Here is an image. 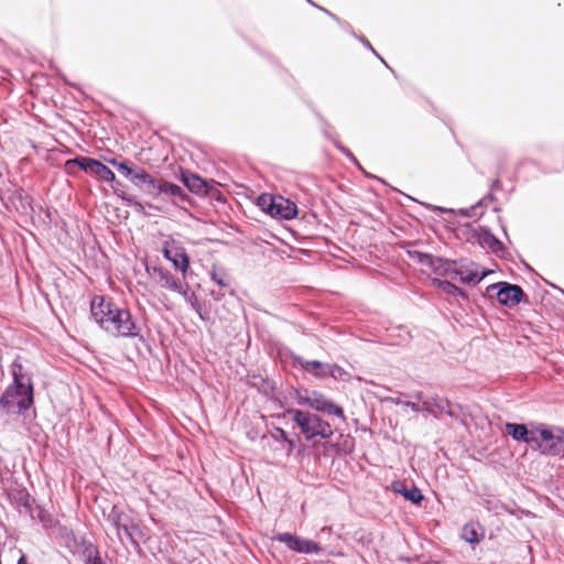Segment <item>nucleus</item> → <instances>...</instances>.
<instances>
[{
    "label": "nucleus",
    "mask_w": 564,
    "mask_h": 564,
    "mask_svg": "<svg viewBox=\"0 0 564 564\" xmlns=\"http://www.w3.org/2000/svg\"><path fill=\"white\" fill-rule=\"evenodd\" d=\"M34 406V387L9 384L0 395V409L7 415H25Z\"/></svg>",
    "instance_id": "1"
},
{
    "label": "nucleus",
    "mask_w": 564,
    "mask_h": 564,
    "mask_svg": "<svg viewBox=\"0 0 564 564\" xmlns=\"http://www.w3.org/2000/svg\"><path fill=\"white\" fill-rule=\"evenodd\" d=\"M107 521L116 529L119 541L123 544V535L135 551H141L139 538L142 536L140 525L121 507L113 505L107 514Z\"/></svg>",
    "instance_id": "2"
},
{
    "label": "nucleus",
    "mask_w": 564,
    "mask_h": 564,
    "mask_svg": "<svg viewBox=\"0 0 564 564\" xmlns=\"http://www.w3.org/2000/svg\"><path fill=\"white\" fill-rule=\"evenodd\" d=\"M286 414L290 415L297 424L307 441H311L316 436L327 440L334 434L330 424L317 414L303 412L297 409H289Z\"/></svg>",
    "instance_id": "3"
},
{
    "label": "nucleus",
    "mask_w": 564,
    "mask_h": 564,
    "mask_svg": "<svg viewBox=\"0 0 564 564\" xmlns=\"http://www.w3.org/2000/svg\"><path fill=\"white\" fill-rule=\"evenodd\" d=\"M536 443L533 447L544 456L564 457V429L547 426L543 423L535 425Z\"/></svg>",
    "instance_id": "4"
},
{
    "label": "nucleus",
    "mask_w": 564,
    "mask_h": 564,
    "mask_svg": "<svg viewBox=\"0 0 564 564\" xmlns=\"http://www.w3.org/2000/svg\"><path fill=\"white\" fill-rule=\"evenodd\" d=\"M257 205L268 215L286 220L295 218L299 213L294 202L271 194H261L257 198Z\"/></svg>",
    "instance_id": "5"
},
{
    "label": "nucleus",
    "mask_w": 564,
    "mask_h": 564,
    "mask_svg": "<svg viewBox=\"0 0 564 564\" xmlns=\"http://www.w3.org/2000/svg\"><path fill=\"white\" fill-rule=\"evenodd\" d=\"M492 291H496V299L499 302V304L507 307H513L520 304L521 302H528V295L518 284H512L505 281L497 282L490 284L487 288V293L490 297L494 296L491 293Z\"/></svg>",
    "instance_id": "6"
},
{
    "label": "nucleus",
    "mask_w": 564,
    "mask_h": 564,
    "mask_svg": "<svg viewBox=\"0 0 564 564\" xmlns=\"http://www.w3.org/2000/svg\"><path fill=\"white\" fill-rule=\"evenodd\" d=\"M106 332L119 337H141L139 325L130 311L126 308H120L119 312H115V317H111Z\"/></svg>",
    "instance_id": "7"
},
{
    "label": "nucleus",
    "mask_w": 564,
    "mask_h": 564,
    "mask_svg": "<svg viewBox=\"0 0 564 564\" xmlns=\"http://www.w3.org/2000/svg\"><path fill=\"white\" fill-rule=\"evenodd\" d=\"M129 181L144 195L155 199L161 196L163 180L156 178L144 169L137 166Z\"/></svg>",
    "instance_id": "8"
},
{
    "label": "nucleus",
    "mask_w": 564,
    "mask_h": 564,
    "mask_svg": "<svg viewBox=\"0 0 564 564\" xmlns=\"http://www.w3.org/2000/svg\"><path fill=\"white\" fill-rule=\"evenodd\" d=\"M162 253L164 258L172 262L173 267L180 270L185 276L189 268V257L183 245L174 239L164 242Z\"/></svg>",
    "instance_id": "9"
},
{
    "label": "nucleus",
    "mask_w": 564,
    "mask_h": 564,
    "mask_svg": "<svg viewBox=\"0 0 564 564\" xmlns=\"http://www.w3.org/2000/svg\"><path fill=\"white\" fill-rule=\"evenodd\" d=\"M272 540L284 543L289 550L300 554H314L322 550L315 541L289 532L276 533Z\"/></svg>",
    "instance_id": "10"
},
{
    "label": "nucleus",
    "mask_w": 564,
    "mask_h": 564,
    "mask_svg": "<svg viewBox=\"0 0 564 564\" xmlns=\"http://www.w3.org/2000/svg\"><path fill=\"white\" fill-rule=\"evenodd\" d=\"M119 311L120 307L104 296L96 295L90 302L91 316L104 330H106L111 317H115V312Z\"/></svg>",
    "instance_id": "11"
},
{
    "label": "nucleus",
    "mask_w": 564,
    "mask_h": 564,
    "mask_svg": "<svg viewBox=\"0 0 564 564\" xmlns=\"http://www.w3.org/2000/svg\"><path fill=\"white\" fill-rule=\"evenodd\" d=\"M293 366H300L302 370L315 379H325L328 377V362H322L318 360H306L302 356L291 352L290 355Z\"/></svg>",
    "instance_id": "12"
},
{
    "label": "nucleus",
    "mask_w": 564,
    "mask_h": 564,
    "mask_svg": "<svg viewBox=\"0 0 564 564\" xmlns=\"http://www.w3.org/2000/svg\"><path fill=\"white\" fill-rule=\"evenodd\" d=\"M489 271H479V265L474 262L460 261L459 264L456 262V270L453 276H458L460 282L467 284L479 283Z\"/></svg>",
    "instance_id": "13"
},
{
    "label": "nucleus",
    "mask_w": 564,
    "mask_h": 564,
    "mask_svg": "<svg viewBox=\"0 0 564 564\" xmlns=\"http://www.w3.org/2000/svg\"><path fill=\"white\" fill-rule=\"evenodd\" d=\"M72 540L74 545L77 547V551L80 553L85 564H106L100 557L98 546L91 541H88L83 536L78 539L74 534H72Z\"/></svg>",
    "instance_id": "14"
},
{
    "label": "nucleus",
    "mask_w": 564,
    "mask_h": 564,
    "mask_svg": "<svg viewBox=\"0 0 564 564\" xmlns=\"http://www.w3.org/2000/svg\"><path fill=\"white\" fill-rule=\"evenodd\" d=\"M153 272L162 288L180 293L183 296L187 295L188 284L174 278L169 270L162 267H153Z\"/></svg>",
    "instance_id": "15"
},
{
    "label": "nucleus",
    "mask_w": 564,
    "mask_h": 564,
    "mask_svg": "<svg viewBox=\"0 0 564 564\" xmlns=\"http://www.w3.org/2000/svg\"><path fill=\"white\" fill-rule=\"evenodd\" d=\"M310 408L316 410L317 412L335 415L345 421L343 408L326 399L324 394L318 391L311 392Z\"/></svg>",
    "instance_id": "16"
},
{
    "label": "nucleus",
    "mask_w": 564,
    "mask_h": 564,
    "mask_svg": "<svg viewBox=\"0 0 564 564\" xmlns=\"http://www.w3.org/2000/svg\"><path fill=\"white\" fill-rule=\"evenodd\" d=\"M505 431L516 442H523L532 447L533 443H536L535 427L529 431L525 424L508 422L505 425Z\"/></svg>",
    "instance_id": "17"
},
{
    "label": "nucleus",
    "mask_w": 564,
    "mask_h": 564,
    "mask_svg": "<svg viewBox=\"0 0 564 564\" xmlns=\"http://www.w3.org/2000/svg\"><path fill=\"white\" fill-rule=\"evenodd\" d=\"M10 373L12 376V382L10 384L20 387H34L32 373L25 370L21 357H17L10 367Z\"/></svg>",
    "instance_id": "18"
},
{
    "label": "nucleus",
    "mask_w": 564,
    "mask_h": 564,
    "mask_svg": "<svg viewBox=\"0 0 564 564\" xmlns=\"http://www.w3.org/2000/svg\"><path fill=\"white\" fill-rule=\"evenodd\" d=\"M181 181L184 186L196 195L208 194V185L204 178L189 171H181Z\"/></svg>",
    "instance_id": "19"
},
{
    "label": "nucleus",
    "mask_w": 564,
    "mask_h": 564,
    "mask_svg": "<svg viewBox=\"0 0 564 564\" xmlns=\"http://www.w3.org/2000/svg\"><path fill=\"white\" fill-rule=\"evenodd\" d=\"M392 490L395 494L404 497L405 500L416 506L421 505V502L424 500V495L422 491L415 485L409 487L405 481H394L392 484Z\"/></svg>",
    "instance_id": "20"
},
{
    "label": "nucleus",
    "mask_w": 564,
    "mask_h": 564,
    "mask_svg": "<svg viewBox=\"0 0 564 564\" xmlns=\"http://www.w3.org/2000/svg\"><path fill=\"white\" fill-rule=\"evenodd\" d=\"M477 240L480 246L489 248L497 256L505 251L503 243L487 228H480Z\"/></svg>",
    "instance_id": "21"
},
{
    "label": "nucleus",
    "mask_w": 564,
    "mask_h": 564,
    "mask_svg": "<svg viewBox=\"0 0 564 564\" xmlns=\"http://www.w3.org/2000/svg\"><path fill=\"white\" fill-rule=\"evenodd\" d=\"M433 402L434 410L437 412V416L440 414L445 413L449 417L458 419L460 406L458 404H453L449 400L441 397H431Z\"/></svg>",
    "instance_id": "22"
},
{
    "label": "nucleus",
    "mask_w": 564,
    "mask_h": 564,
    "mask_svg": "<svg viewBox=\"0 0 564 564\" xmlns=\"http://www.w3.org/2000/svg\"><path fill=\"white\" fill-rule=\"evenodd\" d=\"M427 268L438 275H454L456 261L433 256Z\"/></svg>",
    "instance_id": "23"
},
{
    "label": "nucleus",
    "mask_w": 564,
    "mask_h": 564,
    "mask_svg": "<svg viewBox=\"0 0 564 564\" xmlns=\"http://www.w3.org/2000/svg\"><path fill=\"white\" fill-rule=\"evenodd\" d=\"M96 159L89 158V156H76L74 159H69L64 164V170L67 174L74 175L75 169L78 167L79 170L91 174L93 173V164L91 162H96Z\"/></svg>",
    "instance_id": "24"
},
{
    "label": "nucleus",
    "mask_w": 564,
    "mask_h": 564,
    "mask_svg": "<svg viewBox=\"0 0 564 564\" xmlns=\"http://www.w3.org/2000/svg\"><path fill=\"white\" fill-rule=\"evenodd\" d=\"M161 187H162L161 196H163V197L177 199L180 202H188L189 200L188 194H186L185 191L177 184H174V183H171L167 181H163Z\"/></svg>",
    "instance_id": "25"
},
{
    "label": "nucleus",
    "mask_w": 564,
    "mask_h": 564,
    "mask_svg": "<svg viewBox=\"0 0 564 564\" xmlns=\"http://www.w3.org/2000/svg\"><path fill=\"white\" fill-rule=\"evenodd\" d=\"M28 516L32 520L39 521L44 529H51L57 523V520H55L48 511L39 505H35Z\"/></svg>",
    "instance_id": "26"
},
{
    "label": "nucleus",
    "mask_w": 564,
    "mask_h": 564,
    "mask_svg": "<svg viewBox=\"0 0 564 564\" xmlns=\"http://www.w3.org/2000/svg\"><path fill=\"white\" fill-rule=\"evenodd\" d=\"M484 538V530L478 523L468 522L462 529V539L469 544H477Z\"/></svg>",
    "instance_id": "27"
},
{
    "label": "nucleus",
    "mask_w": 564,
    "mask_h": 564,
    "mask_svg": "<svg viewBox=\"0 0 564 564\" xmlns=\"http://www.w3.org/2000/svg\"><path fill=\"white\" fill-rule=\"evenodd\" d=\"M91 164L94 169L91 175H95L101 182L116 183L117 185H120V183L116 181L115 173L107 165L98 160L96 162H91Z\"/></svg>",
    "instance_id": "28"
},
{
    "label": "nucleus",
    "mask_w": 564,
    "mask_h": 564,
    "mask_svg": "<svg viewBox=\"0 0 564 564\" xmlns=\"http://www.w3.org/2000/svg\"><path fill=\"white\" fill-rule=\"evenodd\" d=\"M433 284L440 288L444 293L455 296V297H462L464 300H467V293L462 288L455 285L454 283L446 281V280H440L434 279Z\"/></svg>",
    "instance_id": "29"
},
{
    "label": "nucleus",
    "mask_w": 564,
    "mask_h": 564,
    "mask_svg": "<svg viewBox=\"0 0 564 564\" xmlns=\"http://www.w3.org/2000/svg\"><path fill=\"white\" fill-rule=\"evenodd\" d=\"M104 160L107 163H109L110 165L115 166L118 170V172L120 174H122L128 180L131 176L134 169L137 167V165H134L132 162H130L128 160H119L116 156H112V158L104 156Z\"/></svg>",
    "instance_id": "30"
},
{
    "label": "nucleus",
    "mask_w": 564,
    "mask_h": 564,
    "mask_svg": "<svg viewBox=\"0 0 564 564\" xmlns=\"http://www.w3.org/2000/svg\"><path fill=\"white\" fill-rule=\"evenodd\" d=\"M116 195L121 198L128 206H133L137 210H143V205L137 200L134 196L128 195L126 192L120 191L117 186H113Z\"/></svg>",
    "instance_id": "31"
},
{
    "label": "nucleus",
    "mask_w": 564,
    "mask_h": 564,
    "mask_svg": "<svg viewBox=\"0 0 564 564\" xmlns=\"http://www.w3.org/2000/svg\"><path fill=\"white\" fill-rule=\"evenodd\" d=\"M328 377H332L335 380L347 381L350 378V375H349L348 371H346L339 365H337V364H329Z\"/></svg>",
    "instance_id": "32"
},
{
    "label": "nucleus",
    "mask_w": 564,
    "mask_h": 564,
    "mask_svg": "<svg viewBox=\"0 0 564 564\" xmlns=\"http://www.w3.org/2000/svg\"><path fill=\"white\" fill-rule=\"evenodd\" d=\"M18 505L21 508L20 512H24L25 514H29L30 511L34 508L35 503L34 500L31 498V496L28 492H20Z\"/></svg>",
    "instance_id": "33"
},
{
    "label": "nucleus",
    "mask_w": 564,
    "mask_h": 564,
    "mask_svg": "<svg viewBox=\"0 0 564 564\" xmlns=\"http://www.w3.org/2000/svg\"><path fill=\"white\" fill-rule=\"evenodd\" d=\"M334 144L350 162H352L359 170H362V166L348 148L343 145L338 140H334Z\"/></svg>",
    "instance_id": "34"
},
{
    "label": "nucleus",
    "mask_w": 564,
    "mask_h": 564,
    "mask_svg": "<svg viewBox=\"0 0 564 564\" xmlns=\"http://www.w3.org/2000/svg\"><path fill=\"white\" fill-rule=\"evenodd\" d=\"M294 399L299 405H308L311 404V392L307 390L295 389L294 390Z\"/></svg>",
    "instance_id": "35"
},
{
    "label": "nucleus",
    "mask_w": 564,
    "mask_h": 564,
    "mask_svg": "<svg viewBox=\"0 0 564 564\" xmlns=\"http://www.w3.org/2000/svg\"><path fill=\"white\" fill-rule=\"evenodd\" d=\"M408 253L413 260H416L420 264L426 265V267L429 265V263L433 257V254L416 251V250L409 251Z\"/></svg>",
    "instance_id": "36"
},
{
    "label": "nucleus",
    "mask_w": 564,
    "mask_h": 564,
    "mask_svg": "<svg viewBox=\"0 0 564 564\" xmlns=\"http://www.w3.org/2000/svg\"><path fill=\"white\" fill-rule=\"evenodd\" d=\"M386 401L394 403V404H401V405L408 406V408H410L414 412H420L421 411V406L416 402L403 401L400 398H393V397L387 398Z\"/></svg>",
    "instance_id": "37"
},
{
    "label": "nucleus",
    "mask_w": 564,
    "mask_h": 564,
    "mask_svg": "<svg viewBox=\"0 0 564 564\" xmlns=\"http://www.w3.org/2000/svg\"><path fill=\"white\" fill-rule=\"evenodd\" d=\"M191 304L192 308L199 315V317L202 319H205V316L203 314V305L200 304V302L197 300V297L195 296L194 293L192 294H187L186 296H184Z\"/></svg>",
    "instance_id": "38"
},
{
    "label": "nucleus",
    "mask_w": 564,
    "mask_h": 564,
    "mask_svg": "<svg viewBox=\"0 0 564 564\" xmlns=\"http://www.w3.org/2000/svg\"><path fill=\"white\" fill-rule=\"evenodd\" d=\"M210 278L217 285L221 288H226L229 285L225 279V272H218L216 270H213L210 273Z\"/></svg>",
    "instance_id": "39"
},
{
    "label": "nucleus",
    "mask_w": 564,
    "mask_h": 564,
    "mask_svg": "<svg viewBox=\"0 0 564 564\" xmlns=\"http://www.w3.org/2000/svg\"><path fill=\"white\" fill-rule=\"evenodd\" d=\"M421 411L426 412L427 414L433 415L434 417H437V412L434 410L433 402L431 398L425 399L422 401Z\"/></svg>",
    "instance_id": "40"
},
{
    "label": "nucleus",
    "mask_w": 564,
    "mask_h": 564,
    "mask_svg": "<svg viewBox=\"0 0 564 564\" xmlns=\"http://www.w3.org/2000/svg\"><path fill=\"white\" fill-rule=\"evenodd\" d=\"M359 40L361 41V43L368 48L388 68H390L388 66V64L386 63V61L377 53V51L372 47V45L370 44V42L365 39V37H359Z\"/></svg>",
    "instance_id": "41"
},
{
    "label": "nucleus",
    "mask_w": 564,
    "mask_h": 564,
    "mask_svg": "<svg viewBox=\"0 0 564 564\" xmlns=\"http://www.w3.org/2000/svg\"><path fill=\"white\" fill-rule=\"evenodd\" d=\"M310 4H312L313 7L315 8H318L321 11H323L324 13H326L328 17H330L333 20H335L336 22L338 23H341L340 19L335 15L334 13H332L330 11H328L327 9L323 8V7H319L317 6L316 3H314L312 0H306Z\"/></svg>",
    "instance_id": "42"
},
{
    "label": "nucleus",
    "mask_w": 564,
    "mask_h": 564,
    "mask_svg": "<svg viewBox=\"0 0 564 564\" xmlns=\"http://www.w3.org/2000/svg\"><path fill=\"white\" fill-rule=\"evenodd\" d=\"M322 130H323L324 135H325L327 139L332 140L333 142H334V140H336V139L332 135V133H330L332 126H330L327 121H325V120H323Z\"/></svg>",
    "instance_id": "43"
},
{
    "label": "nucleus",
    "mask_w": 564,
    "mask_h": 564,
    "mask_svg": "<svg viewBox=\"0 0 564 564\" xmlns=\"http://www.w3.org/2000/svg\"><path fill=\"white\" fill-rule=\"evenodd\" d=\"M274 440H281V441H288V434L281 427H275V433L272 434Z\"/></svg>",
    "instance_id": "44"
},
{
    "label": "nucleus",
    "mask_w": 564,
    "mask_h": 564,
    "mask_svg": "<svg viewBox=\"0 0 564 564\" xmlns=\"http://www.w3.org/2000/svg\"><path fill=\"white\" fill-rule=\"evenodd\" d=\"M494 199H495V196L491 193H489L477 205L473 206L471 209H476L477 207L485 205L488 200H494Z\"/></svg>",
    "instance_id": "45"
},
{
    "label": "nucleus",
    "mask_w": 564,
    "mask_h": 564,
    "mask_svg": "<svg viewBox=\"0 0 564 564\" xmlns=\"http://www.w3.org/2000/svg\"><path fill=\"white\" fill-rule=\"evenodd\" d=\"M210 296L215 300V301H220L221 297L224 296V293L220 292V291H210Z\"/></svg>",
    "instance_id": "46"
},
{
    "label": "nucleus",
    "mask_w": 564,
    "mask_h": 564,
    "mask_svg": "<svg viewBox=\"0 0 564 564\" xmlns=\"http://www.w3.org/2000/svg\"><path fill=\"white\" fill-rule=\"evenodd\" d=\"M289 445V451H292L295 447V441L288 437V441H284Z\"/></svg>",
    "instance_id": "47"
},
{
    "label": "nucleus",
    "mask_w": 564,
    "mask_h": 564,
    "mask_svg": "<svg viewBox=\"0 0 564 564\" xmlns=\"http://www.w3.org/2000/svg\"><path fill=\"white\" fill-rule=\"evenodd\" d=\"M501 186V182L499 178H496L491 184V189L499 188Z\"/></svg>",
    "instance_id": "48"
},
{
    "label": "nucleus",
    "mask_w": 564,
    "mask_h": 564,
    "mask_svg": "<svg viewBox=\"0 0 564 564\" xmlns=\"http://www.w3.org/2000/svg\"><path fill=\"white\" fill-rule=\"evenodd\" d=\"M18 564H28L26 556L22 554L20 558L18 560Z\"/></svg>",
    "instance_id": "49"
},
{
    "label": "nucleus",
    "mask_w": 564,
    "mask_h": 564,
    "mask_svg": "<svg viewBox=\"0 0 564 564\" xmlns=\"http://www.w3.org/2000/svg\"><path fill=\"white\" fill-rule=\"evenodd\" d=\"M436 209L440 212H443V213H453L454 212L453 209H447V208H443V207H436Z\"/></svg>",
    "instance_id": "50"
},
{
    "label": "nucleus",
    "mask_w": 564,
    "mask_h": 564,
    "mask_svg": "<svg viewBox=\"0 0 564 564\" xmlns=\"http://www.w3.org/2000/svg\"><path fill=\"white\" fill-rule=\"evenodd\" d=\"M460 213L466 216H470V213L468 210L462 209Z\"/></svg>",
    "instance_id": "51"
},
{
    "label": "nucleus",
    "mask_w": 564,
    "mask_h": 564,
    "mask_svg": "<svg viewBox=\"0 0 564 564\" xmlns=\"http://www.w3.org/2000/svg\"><path fill=\"white\" fill-rule=\"evenodd\" d=\"M422 395H423V393H422V392H416V393H415V398H416V399H422Z\"/></svg>",
    "instance_id": "52"
},
{
    "label": "nucleus",
    "mask_w": 564,
    "mask_h": 564,
    "mask_svg": "<svg viewBox=\"0 0 564 564\" xmlns=\"http://www.w3.org/2000/svg\"><path fill=\"white\" fill-rule=\"evenodd\" d=\"M364 172V175L370 176L369 173L365 172L364 169L361 170Z\"/></svg>",
    "instance_id": "53"
},
{
    "label": "nucleus",
    "mask_w": 564,
    "mask_h": 564,
    "mask_svg": "<svg viewBox=\"0 0 564 564\" xmlns=\"http://www.w3.org/2000/svg\"><path fill=\"white\" fill-rule=\"evenodd\" d=\"M364 172V175L370 176L369 173L365 172L364 169L361 170Z\"/></svg>",
    "instance_id": "54"
}]
</instances>
